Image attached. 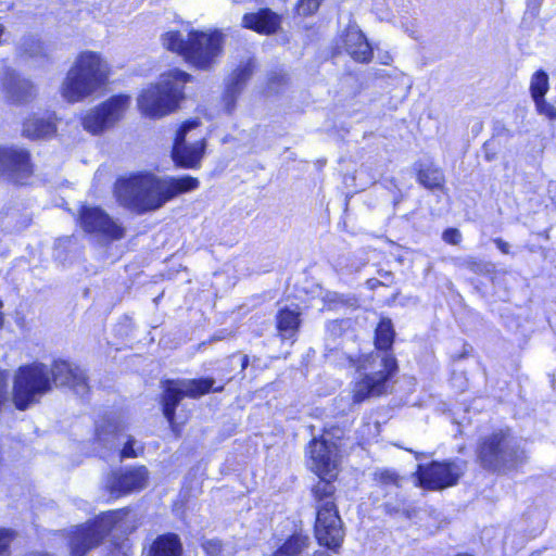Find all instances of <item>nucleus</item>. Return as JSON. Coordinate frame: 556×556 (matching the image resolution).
Returning <instances> with one entry per match:
<instances>
[{"mask_svg":"<svg viewBox=\"0 0 556 556\" xmlns=\"http://www.w3.org/2000/svg\"><path fill=\"white\" fill-rule=\"evenodd\" d=\"M311 469L319 477L312 488L316 508L315 536L320 545L337 553L344 539L343 523L336 505L337 447L314 439L308 445Z\"/></svg>","mask_w":556,"mask_h":556,"instance_id":"f257e3e1","label":"nucleus"},{"mask_svg":"<svg viewBox=\"0 0 556 556\" xmlns=\"http://www.w3.org/2000/svg\"><path fill=\"white\" fill-rule=\"evenodd\" d=\"M88 378L84 369L65 361L48 365L35 362L21 366L14 376L12 401L20 410H25L56 387H68L83 396L88 390Z\"/></svg>","mask_w":556,"mask_h":556,"instance_id":"f03ea898","label":"nucleus"},{"mask_svg":"<svg viewBox=\"0 0 556 556\" xmlns=\"http://www.w3.org/2000/svg\"><path fill=\"white\" fill-rule=\"evenodd\" d=\"M199 185L198 178L191 176L159 177L140 172L118 178L114 192L119 205L142 215L161 208L179 194L195 190Z\"/></svg>","mask_w":556,"mask_h":556,"instance_id":"7ed1b4c3","label":"nucleus"},{"mask_svg":"<svg viewBox=\"0 0 556 556\" xmlns=\"http://www.w3.org/2000/svg\"><path fill=\"white\" fill-rule=\"evenodd\" d=\"M393 325L383 318L376 328L375 345L378 350L364 359L358 369H370L353 387V403L359 404L371 396H380L388 392L389 380L397 371V362L391 353L394 341Z\"/></svg>","mask_w":556,"mask_h":556,"instance_id":"20e7f679","label":"nucleus"},{"mask_svg":"<svg viewBox=\"0 0 556 556\" xmlns=\"http://www.w3.org/2000/svg\"><path fill=\"white\" fill-rule=\"evenodd\" d=\"M163 46L185 58L194 67L208 71L214 67L223 52L224 34L220 30L211 33L193 30L185 39L179 31H167L162 37Z\"/></svg>","mask_w":556,"mask_h":556,"instance_id":"39448f33","label":"nucleus"},{"mask_svg":"<svg viewBox=\"0 0 556 556\" xmlns=\"http://www.w3.org/2000/svg\"><path fill=\"white\" fill-rule=\"evenodd\" d=\"M110 75L108 63L100 54L84 51L76 58L62 84V97L68 102H78L102 88Z\"/></svg>","mask_w":556,"mask_h":556,"instance_id":"423d86ee","label":"nucleus"},{"mask_svg":"<svg viewBox=\"0 0 556 556\" xmlns=\"http://www.w3.org/2000/svg\"><path fill=\"white\" fill-rule=\"evenodd\" d=\"M477 462L490 472L507 473L526 462V453L516 438L500 430L483 437L476 450Z\"/></svg>","mask_w":556,"mask_h":556,"instance_id":"0eeeda50","label":"nucleus"},{"mask_svg":"<svg viewBox=\"0 0 556 556\" xmlns=\"http://www.w3.org/2000/svg\"><path fill=\"white\" fill-rule=\"evenodd\" d=\"M190 78L189 74L177 68L162 74L156 84L144 89L138 97L142 114L159 118L172 113L184 98L185 84Z\"/></svg>","mask_w":556,"mask_h":556,"instance_id":"6e6552de","label":"nucleus"},{"mask_svg":"<svg viewBox=\"0 0 556 556\" xmlns=\"http://www.w3.org/2000/svg\"><path fill=\"white\" fill-rule=\"evenodd\" d=\"M132 522L130 511L121 509L105 513L94 522L77 527L70 541L71 556H84L113 531L132 532L136 528Z\"/></svg>","mask_w":556,"mask_h":556,"instance_id":"1a4fd4ad","label":"nucleus"},{"mask_svg":"<svg viewBox=\"0 0 556 556\" xmlns=\"http://www.w3.org/2000/svg\"><path fill=\"white\" fill-rule=\"evenodd\" d=\"M213 378H200L188 380H167L164 383L162 395L163 414L169 424H174L176 408L184 396L199 397L210 391L222 392L224 386L214 388Z\"/></svg>","mask_w":556,"mask_h":556,"instance_id":"9d476101","label":"nucleus"},{"mask_svg":"<svg viewBox=\"0 0 556 556\" xmlns=\"http://www.w3.org/2000/svg\"><path fill=\"white\" fill-rule=\"evenodd\" d=\"M79 225L85 232L104 243L121 240L125 237V228L98 206H81Z\"/></svg>","mask_w":556,"mask_h":556,"instance_id":"9b49d317","label":"nucleus"},{"mask_svg":"<svg viewBox=\"0 0 556 556\" xmlns=\"http://www.w3.org/2000/svg\"><path fill=\"white\" fill-rule=\"evenodd\" d=\"M465 471V462H432L418 465L417 478L420 486L429 490H442L455 485Z\"/></svg>","mask_w":556,"mask_h":556,"instance_id":"f8f14e48","label":"nucleus"},{"mask_svg":"<svg viewBox=\"0 0 556 556\" xmlns=\"http://www.w3.org/2000/svg\"><path fill=\"white\" fill-rule=\"evenodd\" d=\"M200 125L198 118L185 122L177 130L173 144L172 156L174 162L184 168L200 167L201 160L204 155L206 142L200 139L193 143L186 141L187 134Z\"/></svg>","mask_w":556,"mask_h":556,"instance_id":"ddd939ff","label":"nucleus"},{"mask_svg":"<svg viewBox=\"0 0 556 556\" xmlns=\"http://www.w3.org/2000/svg\"><path fill=\"white\" fill-rule=\"evenodd\" d=\"M129 97L115 96L90 110L83 119L84 128L93 134H100L119 121L128 105Z\"/></svg>","mask_w":556,"mask_h":556,"instance_id":"4468645a","label":"nucleus"},{"mask_svg":"<svg viewBox=\"0 0 556 556\" xmlns=\"http://www.w3.org/2000/svg\"><path fill=\"white\" fill-rule=\"evenodd\" d=\"M125 425L115 414L103 416L96 422L93 450L101 458H108L119 446Z\"/></svg>","mask_w":556,"mask_h":556,"instance_id":"2eb2a0df","label":"nucleus"},{"mask_svg":"<svg viewBox=\"0 0 556 556\" xmlns=\"http://www.w3.org/2000/svg\"><path fill=\"white\" fill-rule=\"evenodd\" d=\"M29 152L18 147H0V175L22 184L31 174Z\"/></svg>","mask_w":556,"mask_h":556,"instance_id":"dca6fc26","label":"nucleus"},{"mask_svg":"<svg viewBox=\"0 0 556 556\" xmlns=\"http://www.w3.org/2000/svg\"><path fill=\"white\" fill-rule=\"evenodd\" d=\"M149 471L144 466L129 467L113 471L108 478V489L111 494L121 496L136 492L147 486Z\"/></svg>","mask_w":556,"mask_h":556,"instance_id":"f3484780","label":"nucleus"},{"mask_svg":"<svg viewBox=\"0 0 556 556\" xmlns=\"http://www.w3.org/2000/svg\"><path fill=\"white\" fill-rule=\"evenodd\" d=\"M1 86L5 100L12 104H25L36 97V89L31 81L14 71L5 72Z\"/></svg>","mask_w":556,"mask_h":556,"instance_id":"a211bd4d","label":"nucleus"},{"mask_svg":"<svg viewBox=\"0 0 556 556\" xmlns=\"http://www.w3.org/2000/svg\"><path fill=\"white\" fill-rule=\"evenodd\" d=\"M255 68L254 60L250 59L240 64L231 74L227 81L224 94L225 109L231 113L235 109L236 100L243 90L245 83L251 78Z\"/></svg>","mask_w":556,"mask_h":556,"instance_id":"6ab92c4d","label":"nucleus"},{"mask_svg":"<svg viewBox=\"0 0 556 556\" xmlns=\"http://www.w3.org/2000/svg\"><path fill=\"white\" fill-rule=\"evenodd\" d=\"M344 49L356 62L367 63L372 58V49L366 37L355 26H350L343 37Z\"/></svg>","mask_w":556,"mask_h":556,"instance_id":"aec40b11","label":"nucleus"},{"mask_svg":"<svg viewBox=\"0 0 556 556\" xmlns=\"http://www.w3.org/2000/svg\"><path fill=\"white\" fill-rule=\"evenodd\" d=\"M242 26L260 34H273L280 26V17L269 9H261L258 12L244 14Z\"/></svg>","mask_w":556,"mask_h":556,"instance_id":"412c9836","label":"nucleus"},{"mask_svg":"<svg viewBox=\"0 0 556 556\" xmlns=\"http://www.w3.org/2000/svg\"><path fill=\"white\" fill-rule=\"evenodd\" d=\"M56 131L55 118L53 115L47 117L34 116L24 123L23 134L27 138L43 139L53 136Z\"/></svg>","mask_w":556,"mask_h":556,"instance_id":"4be33fe9","label":"nucleus"},{"mask_svg":"<svg viewBox=\"0 0 556 556\" xmlns=\"http://www.w3.org/2000/svg\"><path fill=\"white\" fill-rule=\"evenodd\" d=\"M181 543L176 534H163L151 544L149 556H181Z\"/></svg>","mask_w":556,"mask_h":556,"instance_id":"5701e85b","label":"nucleus"},{"mask_svg":"<svg viewBox=\"0 0 556 556\" xmlns=\"http://www.w3.org/2000/svg\"><path fill=\"white\" fill-rule=\"evenodd\" d=\"M276 321L281 339H292L298 332L301 324L300 313L285 307L278 312Z\"/></svg>","mask_w":556,"mask_h":556,"instance_id":"b1692460","label":"nucleus"},{"mask_svg":"<svg viewBox=\"0 0 556 556\" xmlns=\"http://www.w3.org/2000/svg\"><path fill=\"white\" fill-rule=\"evenodd\" d=\"M309 538L303 533H294L273 554V556H309Z\"/></svg>","mask_w":556,"mask_h":556,"instance_id":"393cba45","label":"nucleus"},{"mask_svg":"<svg viewBox=\"0 0 556 556\" xmlns=\"http://www.w3.org/2000/svg\"><path fill=\"white\" fill-rule=\"evenodd\" d=\"M323 301L325 306L331 311H337L344 307L354 308L358 306L357 298L351 293L344 294L334 291H327L323 296Z\"/></svg>","mask_w":556,"mask_h":556,"instance_id":"a878e982","label":"nucleus"},{"mask_svg":"<svg viewBox=\"0 0 556 556\" xmlns=\"http://www.w3.org/2000/svg\"><path fill=\"white\" fill-rule=\"evenodd\" d=\"M444 180V175L439 168L426 167L418 172V181L427 189H440L443 187Z\"/></svg>","mask_w":556,"mask_h":556,"instance_id":"bb28decb","label":"nucleus"},{"mask_svg":"<svg viewBox=\"0 0 556 556\" xmlns=\"http://www.w3.org/2000/svg\"><path fill=\"white\" fill-rule=\"evenodd\" d=\"M547 90L548 76L544 71L540 70L535 72L531 78L530 91L533 100L544 98Z\"/></svg>","mask_w":556,"mask_h":556,"instance_id":"cd10ccee","label":"nucleus"},{"mask_svg":"<svg viewBox=\"0 0 556 556\" xmlns=\"http://www.w3.org/2000/svg\"><path fill=\"white\" fill-rule=\"evenodd\" d=\"M203 548L207 556H233L232 546L224 545L218 540H210L203 543Z\"/></svg>","mask_w":556,"mask_h":556,"instance_id":"c85d7f7f","label":"nucleus"},{"mask_svg":"<svg viewBox=\"0 0 556 556\" xmlns=\"http://www.w3.org/2000/svg\"><path fill=\"white\" fill-rule=\"evenodd\" d=\"M143 452V446L138 441L128 435L123 448L119 451L121 459L138 457Z\"/></svg>","mask_w":556,"mask_h":556,"instance_id":"c756f323","label":"nucleus"},{"mask_svg":"<svg viewBox=\"0 0 556 556\" xmlns=\"http://www.w3.org/2000/svg\"><path fill=\"white\" fill-rule=\"evenodd\" d=\"M21 49L31 58H37L43 54L42 42L34 37L24 38Z\"/></svg>","mask_w":556,"mask_h":556,"instance_id":"7c9ffc66","label":"nucleus"},{"mask_svg":"<svg viewBox=\"0 0 556 556\" xmlns=\"http://www.w3.org/2000/svg\"><path fill=\"white\" fill-rule=\"evenodd\" d=\"M463 266L479 275L490 274L493 270V265L491 263H485L473 257L464 260Z\"/></svg>","mask_w":556,"mask_h":556,"instance_id":"2f4dec72","label":"nucleus"},{"mask_svg":"<svg viewBox=\"0 0 556 556\" xmlns=\"http://www.w3.org/2000/svg\"><path fill=\"white\" fill-rule=\"evenodd\" d=\"M375 480L380 484V485H386V486H395L397 488L399 484V476L394 472V471H391V470H380V471H377L375 473Z\"/></svg>","mask_w":556,"mask_h":556,"instance_id":"473e14b6","label":"nucleus"},{"mask_svg":"<svg viewBox=\"0 0 556 556\" xmlns=\"http://www.w3.org/2000/svg\"><path fill=\"white\" fill-rule=\"evenodd\" d=\"M536 106L538 112L541 115L546 116L548 119H556V108L548 102L545 101L544 98L533 100Z\"/></svg>","mask_w":556,"mask_h":556,"instance_id":"72a5a7b5","label":"nucleus"},{"mask_svg":"<svg viewBox=\"0 0 556 556\" xmlns=\"http://www.w3.org/2000/svg\"><path fill=\"white\" fill-rule=\"evenodd\" d=\"M320 2L321 0H299L298 13L304 16L311 15L318 10Z\"/></svg>","mask_w":556,"mask_h":556,"instance_id":"f704fd0d","label":"nucleus"},{"mask_svg":"<svg viewBox=\"0 0 556 556\" xmlns=\"http://www.w3.org/2000/svg\"><path fill=\"white\" fill-rule=\"evenodd\" d=\"M442 239L450 244H458L462 241V233L456 228H447L442 233Z\"/></svg>","mask_w":556,"mask_h":556,"instance_id":"c9c22d12","label":"nucleus"},{"mask_svg":"<svg viewBox=\"0 0 556 556\" xmlns=\"http://www.w3.org/2000/svg\"><path fill=\"white\" fill-rule=\"evenodd\" d=\"M11 540L12 535L9 530H0V556H7Z\"/></svg>","mask_w":556,"mask_h":556,"instance_id":"e433bc0d","label":"nucleus"},{"mask_svg":"<svg viewBox=\"0 0 556 556\" xmlns=\"http://www.w3.org/2000/svg\"><path fill=\"white\" fill-rule=\"evenodd\" d=\"M327 332L331 336H340L342 333V321L340 320H330L326 325Z\"/></svg>","mask_w":556,"mask_h":556,"instance_id":"4c0bfd02","label":"nucleus"},{"mask_svg":"<svg viewBox=\"0 0 556 556\" xmlns=\"http://www.w3.org/2000/svg\"><path fill=\"white\" fill-rule=\"evenodd\" d=\"M115 556L117 554H123V556H130L131 554V545L129 543V540H124L121 545L114 551Z\"/></svg>","mask_w":556,"mask_h":556,"instance_id":"58836bf2","label":"nucleus"},{"mask_svg":"<svg viewBox=\"0 0 556 556\" xmlns=\"http://www.w3.org/2000/svg\"><path fill=\"white\" fill-rule=\"evenodd\" d=\"M494 244L496 245V248L504 254H509L510 253V245L508 242L504 241L503 239L501 238H495L493 240Z\"/></svg>","mask_w":556,"mask_h":556,"instance_id":"ea45409f","label":"nucleus"},{"mask_svg":"<svg viewBox=\"0 0 556 556\" xmlns=\"http://www.w3.org/2000/svg\"><path fill=\"white\" fill-rule=\"evenodd\" d=\"M381 285H384V282L376 279V278H370L366 281V286L368 287V289L370 290H375L377 289L379 286Z\"/></svg>","mask_w":556,"mask_h":556,"instance_id":"a19ab883","label":"nucleus"},{"mask_svg":"<svg viewBox=\"0 0 556 556\" xmlns=\"http://www.w3.org/2000/svg\"><path fill=\"white\" fill-rule=\"evenodd\" d=\"M384 509L388 514L392 515V514H397L401 511V508L400 506H393L392 504L390 503H386L384 505Z\"/></svg>","mask_w":556,"mask_h":556,"instance_id":"79ce46f5","label":"nucleus"},{"mask_svg":"<svg viewBox=\"0 0 556 556\" xmlns=\"http://www.w3.org/2000/svg\"><path fill=\"white\" fill-rule=\"evenodd\" d=\"M379 274L386 280L384 285L392 282L393 275L391 271H380Z\"/></svg>","mask_w":556,"mask_h":556,"instance_id":"37998d69","label":"nucleus"},{"mask_svg":"<svg viewBox=\"0 0 556 556\" xmlns=\"http://www.w3.org/2000/svg\"><path fill=\"white\" fill-rule=\"evenodd\" d=\"M551 199L556 204V182L549 188Z\"/></svg>","mask_w":556,"mask_h":556,"instance_id":"c03bdc74","label":"nucleus"},{"mask_svg":"<svg viewBox=\"0 0 556 556\" xmlns=\"http://www.w3.org/2000/svg\"><path fill=\"white\" fill-rule=\"evenodd\" d=\"M249 365V357L247 355L241 357V367L242 369H245Z\"/></svg>","mask_w":556,"mask_h":556,"instance_id":"a18cd8bd","label":"nucleus"},{"mask_svg":"<svg viewBox=\"0 0 556 556\" xmlns=\"http://www.w3.org/2000/svg\"><path fill=\"white\" fill-rule=\"evenodd\" d=\"M314 556H332V555L327 551H317L314 553Z\"/></svg>","mask_w":556,"mask_h":556,"instance_id":"49530a36","label":"nucleus"}]
</instances>
